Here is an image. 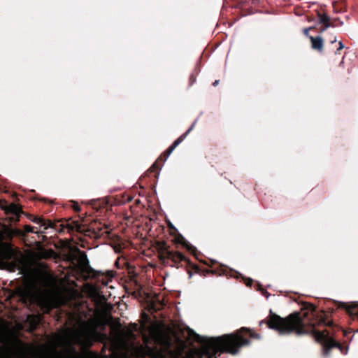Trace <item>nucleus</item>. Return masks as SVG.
I'll return each mask as SVG.
<instances>
[{"label": "nucleus", "mask_w": 358, "mask_h": 358, "mask_svg": "<svg viewBox=\"0 0 358 358\" xmlns=\"http://www.w3.org/2000/svg\"><path fill=\"white\" fill-rule=\"evenodd\" d=\"M106 315L98 310L86 320L79 322L77 328L60 329L46 334L38 341L23 342L15 338L6 345H0V358H79L76 348L91 346L99 337L98 328L107 324ZM6 327L0 324V343L6 337ZM84 358H104L97 353L88 352Z\"/></svg>", "instance_id": "nucleus-1"}, {"label": "nucleus", "mask_w": 358, "mask_h": 358, "mask_svg": "<svg viewBox=\"0 0 358 358\" xmlns=\"http://www.w3.org/2000/svg\"><path fill=\"white\" fill-rule=\"evenodd\" d=\"M189 335L202 344L200 348L186 350V343L182 340L176 337L164 338V348L173 358H216L217 352H226L234 355L241 347L250 343L248 339L240 335V332L208 338L199 336L191 330Z\"/></svg>", "instance_id": "nucleus-2"}, {"label": "nucleus", "mask_w": 358, "mask_h": 358, "mask_svg": "<svg viewBox=\"0 0 358 358\" xmlns=\"http://www.w3.org/2000/svg\"><path fill=\"white\" fill-rule=\"evenodd\" d=\"M313 310H302L294 313L285 318L275 314H271L267 321L270 329L277 331L279 334H289L294 332L296 334L313 333Z\"/></svg>", "instance_id": "nucleus-3"}, {"label": "nucleus", "mask_w": 358, "mask_h": 358, "mask_svg": "<svg viewBox=\"0 0 358 358\" xmlns=\"http://www.w3.org/2000/svg\"><path fill=\"white\" fill-rule=\"evenodd\" d=\"M18 233V231L5 229L0 231V264H5L9 261L15 260V252L12 248L10 243L3 242V239H11Z\"/></svg>", "instance_id": "nucleus-4"}, {"label": "nucleus", "mask_w": 358, "mask_h": 358, "mask_svg": "<svg viewBox=\"0 0 358 358\" xmlns=\"http://www.w3.org/2000/svg\"><path fill=\"white\" fill-rule=\"evenodd\" d=\"M314 335L315 341L321 343L322 345V354L324 356H329V352L333 348H341V345L334 342L326 331H320L315 329Z\"/></svg>", "instance_id": "nucleus-5"}, {"label": "nucleus", "mask_w": 358, "mask_h": 358, "mask_svg": "<svg viewBox=\"0 0 358 358\" xmlns=\"http://www.w3.org/2000/svg\"><path fill=\"white\" fill-rule=\"evenodd\" d=\"M317 15L318 17V21L320 24L324 26L323 28L320 29V31H324V29L329 27V17L327 15L324 13L322 11H317Z\"/></svg>", "instance_id": "nucleus-6"}, {"label": "nucleus", "mask_w": 358, "mask_h": 358, "mask_svg": "<svg viewBox=\"0 0 358 358\" xmlns=\"http://www.w3.org/2000/svg\"><path fill=\"white\" fill-rule=\"evenodd\" d=\"M194 125V123L191 126V127L187 131L185 134L176 139L173 143L168 148L166 157H168L169 155L173 151V150L183 141L186 135L192 129Z\"/></svg>", "instance_id": "nucleus-7"}, {"label": "nucleus", "mask_w": 358, "mask_h": 358, "mask_svg": "<svg viewBox=\"0 0 358 358\" xmlns=\"http://www.w3.org/2000/svg\"><path fill=\"white\" fill-rule=\"evenodd\" d=\"M339 307L346 309L350 314H355L358 316V303L356 302H353L351 306L344 302H339Z\"/></svg>", "instance_id": "nucleus-8"}, {"label": "nucleus", "mask_w": 358, "mask_h": 358, "mask_svg": "<svg viewBox=\"0 0 358 358\" xmlns=\"http://www.w3.org/2000/svg\"><path fill=\"white\" fill-rule=\"evenodd\" d=\"M315 50L321 54L323 53V38L321 36L315 37Z\"/></svg>", "instance_id": "nucleus-9"}, {"label": "nucleus", "mask_w": 358, "mask_h": 358, "mask_svg": "<svg viewBox=\"0 0 358 358\" xmlns=\"http://www.w3.org/2000/svg\"><path fill=\"white\" fill-rule=\"evenodd\" d=\"M27 320L29 321L31 329H35L41 320L39 315H29Z\"/></svg>", "instance_id": "nucleus-10"}, {"label": "nucleus", "mask_w": 358, "mask_h": 358, "mask_svg": "<svg viewBox=\"0 0 358 358\" xmlns=\"http://www.w3.org/2000/svg\"><path fill=\"white\" fill-rule=\"evenodd\" d=\"M66 226L71 230L80 231L82 229V224L79 221H71L66 224Z\"/></svg>", "instance_id": "nucleus-11"}, {"label": "nucleus", "mask_w": 358, "mask_h": 358, "mask_svg": "<svg viewBox=\"0 0 358 358\" xmlns=\"http://www.w3.org/2000/svg\"><path fill=\"white\" fill-rule=\"evenodd\" d=\"M5 210L6 213H10L14 215H17L20 213L19 207L14 203H10L8 206H6L5 208Z\"/></svg>", "instance_id": "nucleus-12"}, {"label": "nucleus", "mask_w": 358, "mask_h": 358, "mask_svg": "<svg viewBox=\"0 0 358 358\" xmlns=\"http://www.w3.org/2000/svg\"><path fill=\"white\" fill-rule=\"evenodd\" d=\"M168 257L173 259L174 261H182L184 259V256L180 252H168Z\"/></svg>", "instance_id": "nucleus-13"}, {"label": "nucleus", "mask_w": 358, "mask_h": 358, "mask_svg": "<svg viewBox=\"0 0 358 358\" xmlns=\"http://www.w3.org/2000/svg\"><path fill=\"white\" fill-rule=\"evenodd\" d=\"M33 222H34L36 224H39L43 226H45V229H47L48 227H51V223L49 222L48 224L46 226L45 221L41 217H35L33 220Z\"/></svg>", "instance_id": "nucleus-14"}, {"label": "nucleus", "mask_w": 358, "mask_h": 358, "mask_svg": "<svg viewBox=\"0 0 358 358\" xmlns=\"http://www.w3.org/2000/svg\"><path fill=\"white\" fill-rule=\"evenodd\" d=\"M52 254H53V251L52 250H46V251L42 252V257L44 258H48V257H52Z\"/></svg>", "instance_id": "nucleus-15"}, {"label": "nucleus", "mask_w": 358, "mask_h": 358, "mask_svg": "<svg viewBox=\"0 0 358 358\" xmlns=\"http://www.w3.org/2000/svg\"><path fill=\"white\" fill-rule=\"evenodd\" d=\"M45 306L46 308L49 310V309H51L52 308H53L55 305V302L52 301V300H47V301L45 302Z\"/></svg>", "instance_id": "nucleus-16"}, {"label": "nucleus", "mask_w": 358, "mask_h": 358, "mask_svg": "<svg viewBox=\"0 0 358 358\" xmlns=\"http://www.w3.org/2000/svg\"><path fill=\"white\" fill-rule=\"evenodd\" d=\"M73 208L75 211H77V212L80 210V207L78 203H74L73 205Z\"/></svg>", "instance_id": "nucleus-17"}, {"label": "nucleus", "mask_w": 358, "mask_h": 358, "mask_svg": "<svg viewBox=\"0 0 358 358\" xmlns=\"http://www.w3.org/2000/svg\"><path fill=\"white\" fill-rule=\"evenodd\" d=\"M312 29V27H310L308 28H306L303 29V34L306 35V36H308V31Z\"/></svg>", "instance_id": "nucleus-18"}, {"label": "nucleus", "mask_w": 358, "mask_h": 358, "mask_svg": "<svg viewBox=\"0 0 358 358\" xmlns=\"http://www.w3.org/2000/svg\"><path fill=\"white\" fill-rule=\"evenodd\" d=\"M25 231L27 232H32V227L31 226H25Z\"/></svg>", "instance_id": "nucleus-19"}, {"label": "nucleus", "mask_w": 358, "mask_h": 358, "mask_svg": "<svg viewBox=\"0 0 358 358\" xmlns=\"http://www.w3.org/2000/svg\"><path fill=\"white\" fill-rule=\"evenodd\" d=\"M338 44H339V48H338L337 50H342V49L344 48V45H343V43L341 41H340L338 43Z\"/></svg>", "instance_id": "nucleus-20"}, {"label": "nucleus", "mask_w": 358, "mask_h": 358, "mask_svg": "<svg viewBox=\"0 0 358 358\" xmlns=\"http://www.w3.org/2000/svg\"><path fill=\"white\" fill-rule=\"evenodd\" d=\"M250 337L252 338H259V336L258 334H253L252 333L250 332Z\"/></svg>", "instance_id": "nucleus-21"}, {"label": "nucleus", "mask_w": 358, "mask_h": 358, "mask_svg": "<svg viewBox=\"0 0 358 358\" xmlns=\"http://www.w3.org/2000/svg\"><path fill=\"white\" fill-rule=\"evenodd\" d=\"M329 41L331 43H335L336 41V36L333 37L332 38L330 39Z\"/></svg>", "instance_id": "nucleus-22"}, {"label": "nucleus", "mask_w": 358, "mask_h": 358, "mask_svg": "<svg viewBox=\"0 0 358 358\" xmlns=\"http://www.w3.org/2000/svg\"><path fill=\"white\" fill-rule=\"evenodd\" d=\"M310 39L312 47L313 48V36H310Z\"/></svg>", "instance_id": "nucleus-23"}, {"label": "nucleus", "mask_w": 358, "mask_h": 358, "mask_svg": "<svg viewBox=\"0 0 358 358\" xmlns=\"http://www.w3.org/2000/svg\"><path fill=\"white\" fill-rule=\"evenodd\" d=\"M218 83H219V80H215V81L213 83V86H217V85H218Z\"/></svg>", "instance_id": "nucleus-24"}, {"label": "nucleus", "mask_w": 358, "mask_h": 358, "mask_svg": "<svg viewBox=\"0 0 358 358\" xmlns=\"http://www.w3.org/2000/svg\"><path fill=\"white\" fill-rule=\"evenodd\" d=\"M319 323H320H320H325V322H324V320H320L319 321Z\"/></svg>", "instance_id": "nucleus-25"}, {"label": "nucleus", "mask_w": 358, "mask_h": 358, "mask_svg": "<svg viewBox=\"0 0 358 358\" xmlns=\"http://www.w3.org/2000/svg\"><path fill=\"white\" fill-rule=\"evenodd\" d=\"M245 330H246V329H245V328H243V329H241V331H245ZM247 331H248V329H247ZM248 331H250V330H248Z\"/></svg>", "instance_id": "nucleus-26"}, {"label": "nucleus", "mask_w": 358, "mask_h": 358, "mask_svg": "<svg viewBox=\"0 0 358 358\" xmlns=\"http://www.w3.org/2000/svg\"><path fill=\"white\" fill-rule=\"evenodd\" d=\"M314 321H315V324H316V318L315 317L314 319Z\"/></svg>", "instance_id": "nucleus-27"}, {"label": "nucleus", "mask_w": 358, "mask_h": 358, "mask_svg": "<svg viewBox=\"0 0 358 358\" xmlns=\"http://www.w3.org/2000/svg\"><path fill=\"white\" fill-rule=\"evenodd\" d=\"M357 332H358V329H357Z\"/></svg>", "instance_id": "nucleus-28"}]
</instances>
